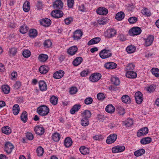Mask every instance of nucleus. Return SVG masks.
Listing matches in <instances>:
<instances>
[{
	"label": "nucleus",
	"mask_w": 159,
	"mask_h": 159,
	"mask_svg": "<svg viewBox=\"0 0 159 159\" xmlns=\"http://www.w3.org/2000/svg\"><path fill=\"white\" fill-rule=\"evenodd\" d=\"M37 111L39 115L43 116H46L48 114L49 109L47 106L42 105L37 108Z\"/></svg>",
	"instance_id": "f257e3e1"
},
{
	"label": "nucleus",
	"mask_w": 159,
	"mask_h": 159,
	"mask_svg": "<svg viewBox=\"0 0 159 159\" xmlns=\"http://www.w3.org/2000/svg\"><path fill=\"white\" fill-rule=\"evenodd\" d=\"M116 31L114 29L110 28L107 30L104 33V36L108 38L113 37L116 34Z\"/></svg>",
	"instance_id": "f03ea898"
},
{
	"label": "nucleus",
	"mask_w": 159,
	"mask_h": 159,
	"mask_svg": "<svg viewBox=\"0 0 159 159\" xmlns=\"http://www.w3.org/2000/svg\"><path fill=\"white\" fill-rule=\"evenodd\" d=\"M111 51L109 50H107L106 49L102 50L99 53L100 57L102 59L109 57L111 56Z\"/></svg>",
	"instance_id": "7ed1b4c3"
},
{
	"label": "nucleus",
	"mask_w": 159,
	"mask_h": 159,
	"mask_svg": "<svg viewBox=\"0 0 159 159\" xmlns=\"http://www.w3.org/2000/svg\"><path fill=\"white\" fill-rule=\"evenodd\" d=\"M141 32V29L138 27H133L129 31V34L131 36L137 35L140 34Z\"/></svg>",
	"instance_id": "20e7f679"
},
{
	"label": "nucleus",
	"mask_w": 159,
	"mask_h": 159,
	"mask_svg": "<svg viewBox=\"0 0 159 159\" xmlns=\"http://www.w3.org/2000/svg\"><path fill=\"white\" fill-rule=\"evenodd\" d=\"M135 97L136 102L138 104H141L143 99L142 94L139 91L135 93Z\"/></svg>",
	"instance_id": "39448f33"
},
{
	"label": "nucleus",
	"mask_w": 159,
	"mask_h": 159,
	"mask_svg": "<svg viewBox=\"0 0 159 159\" xmlns=\"http://www.w3.org/2000/svg\"><path fill=\"white\" fill-rule=\"evenodd\" d=\"M51 15L52 16L55 18H58L62 17L63 15V13L61 11L56 10L52 12Z\"/></svg>",
	"instance_id": "423d86ee"
},
{
	"label": "nucleus",
	"mask_w": 159,
	"mask_h": 159,
	"mask_svg": "<svg viewBox=\"0 0 159 159\" xmlns=\"http://www.w3.org/2000/svg\"><path fill=\"white\" fill-rule=\"evenodd\" d=\"M101 77V75L99 73H94L89 77L90 81L94 82L99 80Z\"/></svg>",
	"instance_id": "0eeeda50"
},
{
	"label": "nucleus",
	"mask_w": 159,
	"mask_h": 159,
	"mask_svg": "<svg viewBox=\"0 0 159 159\" xmlns=\"http://www.w3.org/2000/svg\"><path fill=\"white\" fill-rule=\"evenodd\" d=\"M117 138V135L116 134H111L107 137L106 142L108 144L112 143L116 140Z\"/></svg>",
	"instance_id": "6e6552de"
},
{
	"label": "nucleus",
	"mask_w": 159,
	"mask_h": 159,
	"mask_svg": "<svg viewBox=\"0 0 159 159\" xmlns=\"http://www.w3.org/2000/svg\"><path fill=\"white\" fill-rule=\"evenodd\" d=\"M5 147V150L8 154L10 153L14 148L13 145L10 142H7Z\"/></svg>",
	"instance_id": "1a4fd4ad"
},
{
	"label": "nucleus",
	"mask_w": 159,
	"mask_h": 159,
	"mask_svg": "<svg viewBox=\"0 0 159 159\" xmlns=\"http://www.w3.org/2000/svg\"><path fill=\"white\" fill-rule=\"evenodd\" d=\"M125 149V147L124 146H116L113 147L112 149L113 152L116 153L118 152H121Z\"/></svg>",
	"instance_id": "9d476101"
},
{
	"label": "nucleus",
	"mask_w": 159,
	"mask_h": 159,
	"mask_svg": "<svg viewBox=\"0 0 159 159\" xmlns=\"http://www.w3.org/2000/svg\"><path fill=\"white\" fill-rule=\"evenodd\" d=\"M82 35V32L80 30H77L74 32L72 37L74 40H78L80 39Z\"/></svg>",
	"instance_id": "9b49d317"
},
{
	"label": "nucleus",
	"mask_w": 159,
	"mask_h": 159,
	"mask_svg": "<svg viewBox=\"0 0 159 159\" xmlns=\"http://www.w3.org/2000/svg\"><path fill=\"white\" fill-rule=\"evenodd\" d=\"M148 129L147 127H144L139 130L137 133V136L139 137L146 135L148 133Z\"/></svg>",
	"instance_id": "f8f14e48"
},
{
	"label": "nucleus",
	"mask_w": 159,
	"mask_h": 159,
	"mask_svg": "<svg viewBox=\"0 0 159 159\" xmlns=\"http://www.w3.org/2000/svg\"><path fill=\"white\" fill-rule=\"evenodd\" d=\"M51 20L47 18L40 20V24L45 27H48L51 25Z\"/></svg>",
	"instance_id": "ddd939ff"
},
{
	"label": "nucleus",
	"mask_w": 159,
	"mask_h": 159,
	"mask_svg": "<svg viewBox=\"0 0 159 159\" xmlns=\"http://www.w3.org/2000/svg\"><path fill=\"white\" fill-rule=\"evenodd\" d=\"M34 130L35 133L39 135H42L44 132V129L43 127L37 126L34 128Z\"/></svg>",
	"instance_id": "4468645a"
},
{
	"label": "nucleus",
	"mask_w": 159,
	"mask_h": 159,
	"mask_svg": "<svg viewBox=\"0 0 159 159\" xmlns=\"http://www.w3.org/2000/svg\"><path fill=\"white\" fill-rule=\"evenodd\" d=\"M53 6L54 8L61 9L63 7V3L61 0H57L54 3Z\"/></svg>",
	"instance_id": "2eb2a0df"
},
{
	"label": "nucleus",
	"mask_w": 159,
	"mask_h": 159,
	"mask_svg": "<svg viewBox=\"0 0 159 159\" xmlns=\"http://www.w3.org/2000/svg\"><path fill=\"white\" fill-rule=\"evenodd\" d=\"M104 66L107 69H113L116 68L117 65L113 62H108L105 63Z\"/></svg>",
	"instance_id": "dca6fc26"
},
{
	"label": "nucleus",
	"mask_w": 159,
	"mask_h": 159,
	"mask_svg": "<svg viewBox=\"0 0 159 159\" xmlns=\"http://www.w3.org/2000/svg\"><path fill=\"white\" fill-rule=\"evenodd\" d=\"M64 74V72L62 70H60L54 73L53 75L55 79H59L62 77Z\"/></svg>",
	"instance_id": "f3484780"
},
{
	"label": "nucleus",
	"mask_w": 159,
	"mask_h": 159,
	"mask_svg": "<svg viewBox=\"0 0 159 159\" xmlns=\"http://www.w3.org/2000/svg\"><path fill=\"white\" fill-rule=\"evenodd\" d=\"M78 50V48L76 46H73L67 50V53L70 55L75 54Z\"/></svg>",
	"instance_id": "a211bd4d"
},
{
	"label": "nucleus",
	"mask_w": 159,
	"mask_h": 159,
	"mask_svg": "<svg viewBox=\"0 0 159 159\" xmlns=\"http://www.w3.org/2000/svg\"><path fill=\"white\" fill-rule=\"evenodd\" d=\"M154 40V37L152 35L148 36L145 39V44L146 46H148L151 45Z\"/></svg>",
	"instance_id": "6ab92c4d"
},
{
	"label": "nucleus",
	"mask_w": 159,
	"mask_h": 159,
	"mask_svg": "<svg viewBox=\"0 0 159 159\" xmlns=\"http://www.w3.org/2000/svg\"><path fill=\"white\" fill-rule=\"evenodd\" d=\"M97 12L100 15H105L108 13V11L107 9L104 7H100L98 9Z\"/></svg>",
	"instance_id": "aec40b11"
},
{
	"label": "nucleus",
	"mask_w": 159,
	"mask_h": 159,
	"mask_svg": "<svg viewBox=\"0 0 159 159\" xmlns=\"http://www.w3.org/2000/svg\"><path fill=\"white\" fill-rule=\"evenodd\" d=\"M126 76L129 78L134 79L136 77L137 74L135 72L132 71H127Z\"/></svg>",
	"instance_id": "412c9836"
},
{
	"label": "nucleus",
	"mask_w": 159,
	"mask_h": 159,
	"mask_svg": "<svg viewBox=\"0 0 159 159\" xmlns=\"http://www.w3.org/2000/svg\"><path fill=\"white\" fill-rule=\"evenodd\" d=\"M39 86L41 91H45L47 89V85L46 83L43 81H40L39 82Z\"/></svg>",
	"instance_id": "4be33fe9"
},
{
	"label": "nucleus",
	"mask_w": 159,
	"mask_h": 159,
	"mask_svg": "<svg viewBox=\"0 0 159 159\" xmlns=\"http://www.w3.org/2000/svg\"><path fill=\"white\" fill-rule=\"evenodd\" d=\"M100 40L101 39L99 37L94 38L88 42V45H91L92 44H97L99 42Z\"/></svg>",
	"instance_id": "5701e85b"
},
{
	"label": "nucleus",
	"mask_w": 159,
	"mask_h": 159,
	"mask_svg": "<svg viewBox=\"0 0 159 159\" xmlns=\"http://www.w3.org/2000/svg\"><path fill=\"white\" fill-rule=\"evenodd\" d=\"M83 58L82 57H76L73 61L72 63L73 65L77 66L79 65L82 62Z\"/></svg>",
	"instance_id": "b1692460"
},
{
	"label": "nucleus",
	"mask_w": 159,
	"mask_h": 159,
	"mask_svg": "<svg viewBox=\"0 0 159 159\" xmlns=\"http://www.w3.org/2000/svg\"><path fill=\"white\" fill-rule=\"evenodd\" d=\"M79 150L81 154L84 155L88 154L89 152V148L84 146L81 147Z\"/></svg>",
	"instance_id": "393cba45"
},
{
	"label": "nucleus",
	"mask_w": 159,
	"mask_h": 159,
	"mask_svg": "<svg viewBox=\"0 0 159 159\" xmlns=\"http://www.w3.org/2000/svg\"><path fill=\"white\" fill-rule=\"evenodd\" d=\"M81 105L80 104L75 105L70 110V113L72 114H74L75 112L78 111Z\"/></svg>",
	"instance_id": "a878e982"
},
{
	"label": "nucleus",
	"mask_w": 159,
	"mask_h": 159,
	"mask_svg": "<svg viewBox=\"0 0 159 159\" xmlns=\"http://www.w3.org/2000/svg\"><path fill=\"white\" fill-rule=\"evenodd\" d=\"M106 111L110 113H112L115 110L114 107L111 104L108 105L106 107Z\"/></svg>",
	"instance_id": "bb28decb"
},
{
	"label": "nucleus",
	"mask_w": 159,
	"mask_h": 159,
	"mask_svg": "<svg viewBox=\"0 0 159 159\" xmlns=\"http://www.w3.org/2000/svg\"><path fill=\"white\" fill-rule=\"evenodd\" d=\"M152 141V139L149 137H147L142 139L140 141L142 144H146L150 143Z\"/></svg>",
	"instance_id": "cd10ccee"
},
{
	"label": "nucleus",
	"mask_w": 159,
	"mask_h": 159,
	"mask_svg": "<svg viewBox=\"0 0 159 159\" xmlns=\"http://www.w3.org/2000/svg\"><path fill=\"white\" fill-rule=\"evenodd\" d=\"M72 142L71 138L67 137L65 140L64 144L65 146L66 147H69L72 145Z\"/></svg>",
	"instance_id": "c85d7f7f"
},
{
	"label": "nucleus",
	"mask_w": 159,
	"mask_h": 159,
	"mask_svg": "<svg viewBox=\"0 0 159 159\" xmlns=\"http://www.w3.org/2000/svg\"><path fill=\"white\" fill-rule=\"evenodd\" d=\"M49 70L48 67L44 65L40 67L39 69V71L40 73L43 74H45L47 73Z\"/></svg>",
	"instance_id": "c756f323"
},
{
	"label": "nucleus",
	"mask_w": 159,
	"mask_h": 159,
	"mask_svg": "<svg viewBox=\"0 0 159 159\" xmlns=\"http://www.w3.org/2000/svg\"><path fill=\"white\" fill-rule=\"evenodd\" d=\"M124 13L122 11H120L116 14V19L118 20H121L124 18Z\"/></svg>",
	"instance_id": "7c9ffc66"
},
{
	"label": "nucleus",
	"mask_w": 159,
	"mask_h": 159,
	"mask_svg": "<svg viewBox=\"0 0 159 159\" xmlns=\"http://www.w3.org/2000/svg\"><path fill=\"white\" fill-rule=\"evenodd\" d=\"M81 115L83 117L88 119L89 118L91 117V113L89 110H85L82 113Z\"/></svg>",
	"instance_id": "2f4dec72"
},
{
	"label": "nucleus",
	"mask_w": 159,
	"mask_h": 159,
	"mask_svg": "<svg viewBox=\"0 0 159 159\" xmlns=\"http://www.w3.org/2000/svg\"><path fill=\"white\" fill-rule=\"evenodd\" d=\"M30 2H29L26 1L23 4V10L25 12H28L30 9Z\"/></svg>",
	"instance_id": "473e14b6"
},
{
	"label": "nucleus",
	"mask_w": 159,
	"mask_h": 159,
	"mask_svg": "<svg viewBox=\"0 0 159 159\" xmlns=\"http://www.w3.org/2000/svg\"><path fill=\"white\" fill-rule=\"evenodd\" d=\"M13 113L15 115H17L20 111L19 106L18 104L14 105L13 107Z\"/></svg>",
	"instance_id": "72a5a7b5"
},
{
	"label": "nucleus",
	"mask_w": 159,
	"mask_h": 159,
	"mask_svg": "<svg viewBox=\"0 0 159 159\" xmlns=\"http://www.w3.org/2000/svg\"><path fill=\"white\" fill-rule=\"evenodd\" d=\"M28 29V27L25 25L24 24L20 27V31L21 33L24 34L27 32Z\"/></svg>",
	"instance_id": "f704fd0d"
},
{
	"label": "nucleus",
	"mask_w": 159,
	"mask_h": 159,
	"mask_svg": "<svg viewBox=\"0 0 159 159\" xmlns=\"http://www.w3.org/2000/svg\"><path fill=\"white\" fill-rule=\"evenodd\" d=\"M11 129L8 126L3 127L2 128V132L3 133L8 134L11 132Z\"/></svg>",
	"instance_id": "c9c22d12"
},
{
	"label": "nucleus",
	"mask_w": 159,
	"mask_h": 159,
	"mask_svg": "<svg viewBox=\"0 0 159 159\" xmlns=\"http://www.w3.org/2000/svg\"><path fill=\"white\" fill-rule=\"evenodd\" d=\"M20 118L24 123H25L28 119L27 113L25 111L23 112L21 115Z\"/></svg>",
	"instance_id": "e433bc0d"
},
{
	"label": "nucleus",
	"mask_w": 159,
	"mask_h": 159,
	"mask_svg": "<svg viewBox=\"0 0 159 159\" xmlns=\"http://www.w3.org/2000/svg\"><path fill=\"white\" fill-rule=\"evenodd\" d=\"M122 102L126 103H129L131 102V100L128 95H123L121 98Z\"/></svg>",
	"instance_id": "4c0bfd02"
},
{
	"label": "nucleus",
	"mask_w": 159,
	"mask_h": 159,
	"mask_svg": "<svg viewBox=\"0 0 159 159\" xmlns=\"http://www.w3.org/2000/svg\"><path fill=\"white\" fill-rule=\"evenodd\" d=\"M145 152V151L143 149H139L134 152V155L136 157H139L144 154Z\"/></svg>",
	"instance_id": "58836bf2"
},
{
	"label": "nucleus",
	"mask_w": 159,
	"mask_h": 159,
	"mask_svg": "<svg viewBox=\"0 0 159 159\" xmlns=\"http://www.w3.org/2000/svg\"><path fill=\"white\" fill-rule=\"evenodd\" d=\"M2 92L5 94H8L10 92V88L7 85H3L2 87Z\"/></svg>",
	"instance_id": "ea45409f"
},
{
	"label": "nucleus",
	"mask_w": 159,
	"mask_h": 159,
	"mask_svg": "<svg viewBox=\"0 0 159 159\" xmlns=\"http://www.w3.org/2000/svg\"><path fill=\"white\" fill-rule=\"evenodd\" d=\"M152 74L156 77H159V69L157 68H152L151 70Z\"/></svg>",
	"instance_id": "a19ab883"
},
{
	"label": "nucleus",
	"mask_w": 159,
	"mask_h": 159,
	"mask_svg": "<svg viewBox=\"0 0 159 159\" xmlns=\"http://www.w3.org/2000/svg\"><path fill=\"white\" fill-rule=\"evenodd\" d=\"M37 32L35 29H32L29 31V36L31 38H34L37 36Z\"/></svg>",
	"instance_id": "79ce46f5"
},
{
	"label": "nucleus",
	"mask_w": 159,
	"mask_h": 159,
	"mask_svg": "<svg viewBox=\"0 0 159 159\" xmlns=\"http://www.w3.org/2000/svg\"><path fill=\"white\" fill-rule=\"evenodd\" d=\"M48 57L47 55L41 54L39 56L38 59L40 61L44 62L47 60Z\"/></svg>",
	"instance_id": "37998d69"
},
{
	"label": "nucleus",
	"mask_w": 159,
	"mask_h": 159,
	"mask_svg": "<svg viewBox=\"0 0 159 159\" xmlns=\"http://www.w3.org/2000/svg\"><path fill=\"white\" fill-rule=\"evenodd\" d=\"M111 81L112 84L116 85H118L120 84L119 80L117 77H112L111 79Z\"/></svg>",
	"instance_id": "c03bdc74"
},
{
	"label": "nucleus",
	"mask_w": 159,
	"mask_h": 159,
	"mask_svg": "<svg viewBox=\"0 0 159 159\" xmlns=\"http://www.w3.org/2000/svg\"><path fill=\"white\" fill-rule=\"evenodd\" d=\"M89 124V121L88 118H83L81 120V125L83 126H86Z\"/></svg>",
	"instance_id": "a18cd8bd"
},
{
	"label": "nucleus",
	"mask_w": 159,
	"mask_h": 159,
	"mask_svg": "<svg viewBox=\"0 0 159 159\" xmlns=\"http://www.w3.org/2000/svg\"><path fill=\"white\" fill-rule=\"evenodd\" d=\"M136 49V48L132 46H129L127 47L126 48L127 52L129 53H131L134 52Z\"/></svg>",
	"instance_id": "49530a36"
},
{
	"label": "nucleus",
	"mask_w": 159,
	"mask_h": 159,
	"mask_svg": "<svg viewBox=\"0 0 159 159\" xmlns=\"http://www.w3.org/2000/svg\"><path fill=\"white\" fill-rule=\"evenodd\" d=\"M135 67V65L133 63H129L128 64V66H126L125 69V71H131L133 70L134 69Z\"/></svg>",
	"instance_id": "de8ad7c7"
},
{
	"label": "nucleus",
	"mask_w": 159,
	"mask_h": 159,
	"mask_svg": "<svg viewBox=\"0 0 159 159\" xmlns=\"http://www.w3.org/2000/svg\"><path fill=\"white\" fill-rule=\"evenodd\" d=\"M60 138V135L57 133H55L52 136V139L55 142H58Z\"/></svg>",
	"instance_id": "09e8293b"
},
{
	"label": "nucleus",
	"mask_w": 159,
	"mask_h": 159,
	"mask_svg": "<svg viewBox=\"0 0 159 159\" xmlns=\"http://www.w3.org/2000/svg\"><path fill=\"white\" fill-rule=\"evenodd\" d=\"M142 13L147 16H150L151 15V13L149 10L147 8H145L141 11Z\"/></svg>",
	"instance_id": "8fccbe9b"
},
{
	"label": "nucleus",
	"mask_w": 159,
	"mask_h": 159,
	"mask_svg": "<svg viewBox=\"0 0 159 159\" xmlns=\"http://www.w3.org/2000/svg\"><path fill=\"white\" fill-rule=\"evenodd\" d=\"M133 120L131 119H129L127 120L124 122V124L127 127H129L133 124Z\"/></svg>",
	"instance_id": "3c124183"
},
{
	"label": "nucleus",
	"mask_w": 159,
	"mask_h": 159,
	"mask_svg": "<svg viewBox=\"0 0 159 159\" xmlns=\"http://www.w3.org/2000/svg\"><path fill=\"white\" fill-rule=\"evenodd\" d=\"M44 150L41 147H38L37 149V153L38 156H42Z\"/></svg>",
	"instance_id": "603ef678"
},
{
	"label": "nucleus",
	"mask_w": 159,
	"mask_h": 159,
	"mask_svg": "<svg viewBox=\"0 0 159 159\" xmlns=\"http://www.w3.org/2000/svg\"><path fill=\"white\" fill-rule=\"evenodd\" d=\"M57 98L55 96H52L50 99L51 102L54 105H56L57 104Z\"/></svg>",
	"instance_id": "864d4df0"
},
{
	"label": "nucleus",
	"mask_w": 159,
	"mask_h": 159,
	"mask_svg": "<svg viewBox=\"0 0 159 159\" xmlns=\"http://www.w3.org/2000/svg\"><path fill=\"white\" fill-rule=\"evenodd\" d=\"M117 110L118 113L120 115H123L125 113L124 108L120 106H118L117 108Z\"/></svg>",
	"instance_id": "5fc2aeb1"
},
{
	"label": "nucleus",
	"mask_w": 159,
	"mask_h": 159,
	"mask_svg": "<svg viewBox=\"0 0 159 159\" xmlns=\"http://www.w3.org/2000/svg\"><path fill=\"white\" fill-rule=\"evenodd\" d=\"M23 56L25 58L29 57L31 55V52L28 50H24L22 53Z\"/></svg>",
	"instance_id": "6e6d98bb"
},
{
	"label": "nucleus",
	"mask_w": 159,
	"mask_h": 159,
	"mask_svg": "<svg viewBox=\"0 0 159 159\" xmlns=\"http://www.w3.org/2000/svg\"><path fill=\"white\" fill-rule=\"evenodd\" d=\"M156 88V86L154 84L151 85L148 87L147 90L148 92H153Z\"/></svg>",
	"instance_id": "4d7b16f0"
},
{
	"label": "nucleus",
	"mask_w": 159,
	"mask_h": 159,
	"mask_svg": "<svg viewBox=\"0 0 159 159\" xmlns=\"http://www.w3.org/2000/svg\"><path fill=\"white\" fill-rule=\"evenodd\" d=\"M137 20L138 19L135 16L130 17L128 19L129 22L131 24L136 23Z\"/></svg>",
	"instance_id": "13d9d810"
},
{
	"label": "nucleus",
	"mask_w": 159,
	"mask_h": 159,
	"mask_svg": "<svg viewBox=\"0 0 159 159\" xmlns=\"http://www.w3.org/2000/svg\"><path fill=\"white\" fill-rule=\"evenodd\" d=\"M52 42L49 40H46L44 43V45L45 48H48L51 46Z\"/></svg>",
	"instance_id": "bf43d9fd"
},
{
	"label": "nucleus",
	"mask_w": 159,
	"mask_h": 159,
	"mask_svg": "<svg viewBox=\"0 0 159 159\" xmlns=\"http://www.w3.org/2000/svg\"><path fill=\"white\" fill-rule=\"evenodd\" d=\"M17 52V49L16 48H13L10 49L9 53L10 55L14 56L15 55Z\"/></svg>",
	"instance_id": "052dcab7"
},
{
	"label": "nucleus",
	"mask_w": 159,
	"mask_h": 159,
	"mask_svg": "<svg viewBox=\"0 0 159 159\" xmlns=\"http://www.w3.org/2000/svg\"><path fill=\"white\" fill-rule=\"evenodd\" d=\"M97 97L99 100H103L105 98V95L104 93H100L97 94Z\"/></svg>",
	"instance_id": "680f3d73"
},
{
	"label": "nucleus",
	"mask_w": 159,
	"mask_h": 159,
	"mask_svg": "<svg viewBox=\"0 0 159 159\" xmlns=\"http://www.w3.org/2000/svg\"><path fill=\"white\" fill-rule=\"evenodd\" d=\"M93 100L91 97H89L85 99L84 103L86 105L90 104L92 102Z\"/></svg>",
	"instance_id": "e2e57ef3"
},
{
	"label": "nucleus",
	"mask_w": 159,
	"mask_h": 159,
	"mask_svg": "<svg viewBox=\"0 0 159 159\" xmlns=\"http://www.w3.org/2000/svg\"><path fill=\"white\" fill-rule=\"evenodd\" d=\"M93 139L96 140L100 141L103 139V137L101 135H96L94 136Z\"/></svg>",
	"instance_id": "0e129e2a"
},
{
	"label": "nucleus",
	"mask_w": 159,
	"mask_h": 159,
	"mask_svg": "<svg viewBox=\"0 0 159 159\" xmlns=\"http://www.w3.org/2000/svg\"><path fill=\"white\" fill-rule=\"evenodd\" d=\"M21 83L18 81L16 82V83L14 85L13 87L15 89H19L21 86Z\"/></svg>",
	"instance_id": "69168bd1"
},
{
	"label": "nucleus",
	"mask_w": 159,
	"mask_h": 159,
	"mask_svg": "<svg viewBox=\"0 0 159 159\" xmlns=\"http://www.w3.org/2000/svg\"><path fill=\"white\" fill-rule=\"evenodd\" d=\"M89 73V71L88 70H84L82 71L80 73V75L82 77L86 76Z\"/></svg>",
	"instance_id": "338daca9"
},
{
	"label": "nucleus",
	"mask_w": 159,
	"mask_h": 159,
	"mask_svg": "<svg viewBox=\"0 0 159 159\" xmlns=\"http://www.w3.org/2000/svg\"><path fill=\"white\" fill-rule=\"evenodd\" d=\"M77 91V89L75 87H71L70 90V92L71 94L76 93Z\"/></svg>",
	"instance_id": "774afa93"
}]
</instances>
